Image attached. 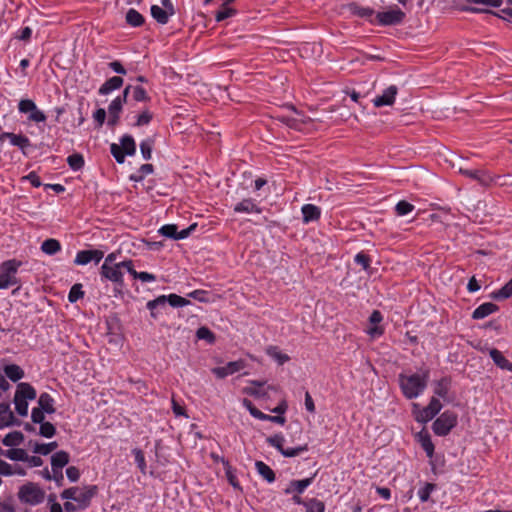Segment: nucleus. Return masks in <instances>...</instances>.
Returning a JSON list of instances; mask_svg holds the SVG:
<instances>
[{"instance_id":"4468645a","label":"nucleus","mask_w":512,"mask_h":512,"mask_svg":"<svg viewBox=\"0 0 512 512\" xmlns=\"http://www.w3.org/2000/svg\"><path fill=\"white\" fill-rule=\"evenodd\" d=\"M398 93V88L395 85H391L386 88L383 93L373 99L375 107L389 106L395 101V97Z\"/></svg>"},{"instance_id":"58836bf2","label":"nucleus","mask_w":512,"mask_h":512,"mask_svg":"<svg viewBox=\"0 0 512 512\" xmlns=\"http://www.w3.org/2000/svg\"><path fill=\"white\" fill-rule=\"evenodd\" d=\"M120 146L126 155L132 156L136 152V144L131 135H124L120 139Z\"/></svg>"},{"instance_id":"f3484780","label":"nucleus","mask_w":512,"mask_h":512,"mask_svg":"<svg viewBox=\"0 0 512 512\" xmlns=\"http://www.w3.org/2000/svg\"><path fill=\"white\" fill-rule=\"evenodd\" d=\"M315 476H316V473L309 478L290 481L287 488L284 489V493L285 494H292V493L302 494L305 491V489L312 484Z\"/></svg>"},{"instance_id":"ddd939ff","label":"nucleus","mask_w":512,"mask_h":512,"mask_svg":"<svg viewBox=\"0 0 512 512\" xmlns=\"http://www.w3.org/2000/svg\"><path fill=\"white\" fill-rule=\"evenodd\" d=\"M459 173L479 182L482 186H489L492 182V177L485 171L480 169H466L459 168Z\"/></svg>"},{"instance_id":"f03ea898","label":"nucleus","mask_w":512,"mask_h":512,"mask_svg":"<svg viewBox=\"0 0 512 512\" xmlns=\"http://www.w3.org/2000/svg\"><path fill=\"white\" fill-rule=\"evenodd\" d=\"M96 485H90L84 489L71 487L61 493L62 499H70L78 503V509H85L90 505L91 499L97 494Z\"/></svg>"},{"instance_id":"052dcab7","label":"nucleus","mask_w":512,"mask_h":512,"mask_svg":"<svg viewBox=\"0 0 512 512\" xmlns=\"http://www.w3.org/2000/svg\"><path fill=\"white\" fill-rule=\"evenodd\" d=\"M110 152L117 161V163L122 164L125 161L126 153L123 151L120 145L116 143H112L110 146Z\"/></svg>"},{"instance_id":"2f4dec72","label":"nucleus","mask_w":512,"mask_h":512,"mask_svg":"<svg viewBox=\"0 0 512 512\" xmlns=\"http://www.w3.org/2000/svg\"><path fill=\"white\" fill-rule=\"evenodd\" d=\"M5 375L13 382H17L24 377L23 369L16 364H9L4 367Z\"/></svg>"},{"instance_id":"f257e3e1","label":"nucleus","mask_w":512,"mask_h":512,"mask_svg":"<svg viewBox=\"0 0 512 512\" xmlns=\"http://www.w3.org/2000/svg\"><path fill=\"white\" fill-rule=\"evenodd\" d=\"M429 376L430 371L428 369L421 374L406 375L401 373L399 375V385L403 395L409 400L417 398L426 389Z\"/></svg>"},{"instance_id":"5701e85b","label":"nucleus","mask_w":512,"mask_h":512,"mask_svg":"<svg viewBox=\"0 0 512 512\" xmlns=\"http://www.w3.org/2000/svg\"><path fill=\"white\" fill-rule=\"evenodd\" d=\"M124 80L120 76H113L107 79L99 88L98 93L100 95H108L112 91L117 90L122 87Z\"/></svg>"},{"instance_id":"20e7f679","label":"nucleus","mask_w":512,"mask_h":512,"mask_svg":"<svg viewBox=\"0 0 512 512\" xmlns=\"http://www.w3.org/2000/svg\"><path fill=\"white\" fill-rule=\"evenodd\" d=\"M44 491L35 483L29 482L20 487L18 498L22 503L37 505L43 502Z\"/></svg>"},{"instance_id":"4be33fe9","label":"nucleus","mask_w":512,"mask_h":512,"mask_svg":"<svg viewBox=\"0 0 512 512\" xmlns=\"http://www.w3.org/2000/svg\"><path fill=\"white\" fill-rule=\"evenodd\" d=\"M123 106L120 105V100H112L108 106V114L109 118L107 121L108 126L115 127L120 120V114L122 112Z\"/></svg>"},{"instance_id":"9d476101","label":"nucleus","mask_w":512,"mask_h":512,"mask_svg":"<svg viewBox=\"0 0 512 512\" xmlns=\"http://www.w3.org/2000/svg\"><path fill=\"white\" fill-rule=\"evenodd\" d=\"M104 257V253L101 250L93 249V250H81L77 253L74 263L76 265H86L91 261H94L96 264L99 263Z\"/></svg>"},{"instance_id":"4d7b16f0","label":"nucleus","mask_w":512,"mask_h":512,"mask_svg":"<svg viewBox=\"0 0 512 512\" xmlns=\"http://www.w3.org/2000/svg\"><path fill=\"white\" fill-rule=\"evenodd\" d=\"M57 446V442H51L47 444H36L33 451L38 454L48 455L53 450H55Z\"/></svg>"},{"instance_id":"a211bd4d","label":"nucleus","mask_w":512,"mask_h":512,"mask_svg":"<svg viewBox=\"0 0 512 512\" xmlns=\"http://www.w3.org/2000/svg\"><path fill=\"white\" fill-rule=\"evenodd\" d=\"M233 210L235 213H262V208L259 207L251 198L243 199L234 206Z\"/></svg>"},{"instance_id":"3c124183","label":"nucleus","mask_w":512,"mask_h":512,"mask_svg":"<svg viewBox=\"0 0 512 512\" xmlns=\"http://www.w3.org/2000/svg\"><path fill=\"white\" fill-rule=\"evenodd\" d=\"M132 453L134 454L137 467L139 468L142 474H146L147 466L143 451L141 449L135 448L132 450Z\"/></svg>"},{"instance_id":"dca6fc26","label":"nucleus","mask_w":512,"mask_h":512,"mask_svg":"<svg viewBox=\"0 0 512 512\" xmlns=\"http://www.w3.org/2000/svg\"><path fill=\"white\" fill-rule=\"evenodd\" d=\"M19 424L20 422L15 418L10 405L6 402L0 403V429Z\"/></svg>"},{"instance_id":"412c9836","label":"nucleus","mask_w":512,"mask_h":512,"mask_svg":"<svg viewBox=\"0 0 512 512\" xmlns=\"http://www.w3.org/2000/svg\"><path fill=\"white\" fill-rule=\"evenodd\" d=\"M489 355L492 358L494 364L502 369L512 372V362H510L501 351L496 348H492L489 350Z\"/></svg>"},{"instance_id":"c9c22d12","label":"nucleus","mask_w":512,"mask_h":512,"mask_svg":"<svg viewBox=\"0 0 512 512\" xmlns=\"http://www.w3.org/2000/svg\"><path fill=\"white\" fill-rule=\"evenodd\" d=\"M41 250L47 255H55L61 250V244L58 240L49 238L43 241Z\"/></svg>"},{"instance_id":"a19ab883","label":"nucleus","mask_w":512,"mask_h":512,"mask_svg":"<svg viewBox=\"0 0 512 512\" xmlns=\"http://www.w3.org/2000/svg\"><path fill=\"white\" fill-rule=\"evenodd\" d=\"M196 337L199 340H205L209 344H214L216 341L215 334L206 326H202L197 329Z\"/></svg>"},{"instance_id":"39448f33","label":"nucleus","mask_w":512,"mask_h":512,"mask_svg":"<svg viewBox=\"0 0 512 512\" xmlns=\"http://www.w3.org/2000/svg\"><path fill=\"white\" fill-rule=\"evenodd\" d=\"M457 425V415L452 411L443 412L433 423V432L438 436H446Z\"/></svg>"},{"instance_id":"b1692460","label":"nucleus","mask_w":512,"mask_h":512,"mask_svg":"<svg viewBox=\"0 0 512 512\" xmlns=\"http://www.w3.org/2000/svg\"><path fill=\"white\" fill-rule=\"evenodd\" d=\"M69 460L70 456L66 451L61 450L54 453L51 457L52 472L56 474L57 471L62 470L69 463Z\"/></svg>"},{"instance_id":"69168bd1","label":"nucleus","mask_w":512,"mask_h":512,"mask_svg":"<svg viewBox=\"0 0 512 512\" xmlns=\"http://www.w3.org/2000/svg\"><path fill=\"white\" fill-rule=\"evenodd\" d=\"M307 450H308V445L305 444L303 446H298L295 448H285L284 451H282V455L284 457L290 458V457L298 456L300 453L307 451Z\"/></svg>"},{"instance_id":"6e6d98bb","label":"nucleus","mask_w":512,"mask_h":512,"mask_svg":"<svg viewBox=\"0 0 512 512\" xmlns=\"http://www.w3.org/2000/svg\"><path fill=\"white\" fill-rule=\"evenodd\" d=\"M39 434L46 438H52L56 434V428L52 423L45 421L40 424Z\"/></svg>"},{"instance_id":"f704fd0d","label":"nucleus","mask_w":512,"mask_h":512,"mask_svg":"<svg viewBox=\"0 0 512 512\" xmlns=\"http://www.w3.org/2000/svg\"><path fill=\"white\" fill-rule=\"evenodd\" d=\"M266 354L277 361L279 365H283L290 360V357L287 354L282 353L277 346H268L266 348Z\"/></svg>"},{"instance_id":"393cba45","label":"nucleus","mask_w":512,"mask_h":512,"mask_svg":"<svg viewBox=\"0 0 512 512\" xmlns=\"http://www.w3.org/2000/svg\"><path fill=\"white\" fill-rule=\"evenodd\" d=\"M498 306L492 302H486L478 306L472 313V318L475 320L483 319L490 314L498 311Z\"/></svg>"},{"instance_id":"e433bc0d","label":"nucleus","mask_w":512,"mask_h":512,"mask_svg":"<svg viewBox=\"0 0 512 512\" xmlns=\"http://www.w3.org/2000/svg\"><path fill=\"white\" fill-rule=\"evenodd\" d=\"M349 10L353 15L358 16L360 18H366V19L372 17L375 13V11L372 8L363 7L356 3L350 4Z\"/></svg>"},{"instance_id":"0e129e2a","label":"nucleus","mask_w":512,"mask_h":512,"mask_svg":"<svg viewBox=\"0 0 512 512\" xmlns=\"http://www.w3.org/2000/svg\"><path fill=\"white\" fill-rule=\"evenodd\" d=\"M279 120L287 125L290 128L299 130L303 124L301 120H298L296 118L290 117V116H280Z\"/></svg>"},{"instance_id":"de8ad7c7","label":"nucleus","mask_w":512,"mask_h":512,"mask_svg":"<svg viewBox=\"0 0 512 512\" xmlns=\"http://www.w3.org/2000/svg\"><path fill=\"white\" fill-rule=\"evenodd\" d=\"M188 297H191V298H193L199 302H202V303H208V302L213 301V299L211 298V293L206 290H201V289L194 290V291L188 293Z\"/></svg>"},{"instance_id":"473e14b6","label":"nucleus","mask_w":512,"mask_h":512,"mask_svg":"<svg viewBox=\"0 0 512 512\" xmlns=\"http://www.w3.org/2000/svg\"><path fill=\"white\" fill-rule=\"evenodd\" d=\"M450 384H451L450 378H448V377L441 378L435 384L434 394L445 399L448 395Z\"/></svg>"},{"instance_id":"4c0bfd02","label":"nucleus","mask_w":512,"mask_h":512,"mask_svg":"<svg viewBox=\"0 0 512 512\" xmlns=\"http://www.w3.org/2000/svg\"><path fill=\"white\" fill-rule=\"evenodd\" d=\"M419 442L421 444V447L426 452L427 457L432 458L434 455V444L431 440V437L428 433H422L420 432L419 435Z\"/></svg>"},{"instance_id":"a18cd8bd","label":"nucleus","mask_w":512,"mask_h":512,"mask_svg":"<svg viewBox=\"0 0 512 512\" xmlns=\"http://www.w3.org/2000/svg\"><path fill=\"white\" fill-rule=\"evenodd\" d=\"M512 296V278L499 290L492 293L494 299H507Z\"/></svg>"},{"instance_id":"6ab92c4d","label":"nucleus","mask_w":512,"mask_h":512,"mask_svg":"<svg viewBox=\"0 0 512 512\" xmlns=\"http://www.w3.org/2000/svg\"><path fill=\"white\" fill-rule=\"evenodd\" d=\"M304 223L314 222L320 219L321 209L313 204H305L301 208Z\"/></svg>"},{"instance_id":"bb28decb","label":"nucleus","mask_w":512,"mask_h":512,"mask_svg":"<svg viewBox=\"0 0 512 512\" xmlns=\"http://www.w3.org/2000/svg\"><path fill=\"white\" fill-rule=\"evenodd\" d=\"M38 405V408L42 409L48 414L55 412L54 399L49 393L44 392L40 394L38 398Z\"/></svg>"},{"instance_id":"bf43d9fd","label":"nucleus","mask_w":512,"mask_h":512,"mask_svg":"<svg viewBox=\"0 0 512 512\" xmlns=\"http://www.w3.org/2000/svg\"><path fill=\"white\" fill-rule=\"evenodd\" d=\"M84 292L82 290L81 284H74L68 294V299L71 303H74L78 301L79 299L83 298Z\"/></svg>"},{"instance_id":"72a5a7b5","label":"nucleus","mask_w":512,"mask_h":512,"mask_svg":"<svg viewBox=\"0 0 512 512\" xmlns=\"http://www.w3.org/2000/svg\"><path fill=\"white\" fill-rule=\"evenodd\" d=\"M236 14H237V10L233 7H230L229 3L224 2L221 5V8L216 12L215 20L217 22H221V21H224L225 19L235 16Z\"/></svg>"},{"instance_id":"09e8293b","label":"nucleus","mask_w":512,"mask_h":512,"mask_svg":"<svg viewBox=\"0 0 512 512\" xmlns=\"http://www.w3.org/2000/svg\"><path fill=\"white\" fill-rule=\"evenodd\" d=\"M153 145L154 140L152 138H147L140 143V151L145 160L151 159Z\"/></svg>"},{"instance_id":"603ef678","label":"nucleus","mask_w":512,"mask_h":512,"mask_svg":"<svg viewBox=\"0 0 512 512\" xmlns=\"http://www.w3.org/2000/svg\"><path fill=\"white\" fill-rule=\"evenodd\" d=\"M414 205L405 201L401 200L399 201L395 206V211L398 216H404L408 213L412 212L414 210Z\"/></svg>"},{"instance_id":"c03bdc74","label":"nucleus","mask_w":512,"mask_h":512,"mask_svg":"<svg viewBox=\"0 0 512 512\" xmlns=\"http://www.w3.org/2000/svg\"><path fill=\"white\" fill-rule=\"evenodd\" d=\"M304 507L306 508V512H324L325 504L323 501L318 500L317 498H311L304 503Z\"/></svg>"},{"instance_id":"f8f14e48","label":"nucleus","mask_w":512,"mask_h":512,"mask_svg":"<svg viewBox=\"0 0 512 512\" xmlns=\"http://www.w3.org/2000/svg\"><path fill=\"white\" fill-rule=\"evenodd\" d=\"M5 139H9L10 143L13 146L18 147L24 154L25 150L31 146L30 139L22 134H14L10 132H3L0 134V142H3Z\"/></svg>"},{"instance_id":"1a4fd4ad","label":"nucleus","mask_w":512,"mask_h":512,"mask_svg":"<svg viewBox=\"0 0 512 512\" xmlns=\"http://www.w3.org/2000/svg\"><path fill=\"white\" fill-rule=\"evenodd\" d=\"M196 228V224H192L186 229L178 232V226L175 224H166L159 229V233L166 238L180 240L187 238L191 232Z\"/></svg>"},{"instance_id":"e2e57ef3","label":"nucleus","mask_w":512,"mask_h":512,"mask_svg":"<svg viewBox=\"0 0 512 512\" xmlns=\"http://www.w3.org/2000/svg\"><path fill=\"white\" fill-rule=\"evenodd\" d=\"M36 107L35 102L30 99H22L18 104V109L21 113H31Z\"/></svg>"},{"instance_id":"9b49d317","label":"nucleus","mask_w":512,"mask_h":512,"mask_svg":"<svg viewBox=\"0 0 512 512\" xmlns=\"http://www.w3.org/2000/svg\"><path fill=\"white\" fill-rule=\"evenodd\" d=\"M245 367L243 361H231L227 363L225 366L215 367L212 369V373L220 379H223L229 375H232L236 372H239Z\"/></svg>"},{"instance_id":"0eeeda50","label":"nucleus","mask_w":512,"mask_h":512,"mask_svg":"<svg viewBox=\"0 0 512 512\" xmlns=\"http://www.w3.org/2000/svg\"><path fill=\"white\" fill-rule=\"evenodd\" d=\"M405 16V13L401 9L395 7L387 11L378 12L376 19L380 25L392 26L402 23Z\"/></svg>"},{"instance_id":"338daca9","label":"nucleus","mask_w":512,"mask_h":512,"mask_svg":"<svg viewBox=\"0 0 512 512\" xmlns=\"http://www.w3.org/2000/svg\"><path fill=\"white\" fill-rule=\"evenodd\" d=\"M15 409L20 416H27L28 414V402L24 399L14 398Z\"/></svg>"},{"instance_id":"2eb2a0df","label":"nucleus","mask_w":512,"mask_h":512,"mask_svg":"<svg viewBox=\"0 0 512 512\" xmlns=\"http://www.w3.org/2000/svg\"><path fill=\"white\" fill-rule=\"evenodd\" d=\"M382 320V313L379 310H374L369 317L371 326L366 330V333L372 338L380 337L383 335L384 328L378 325Z\"/></svg>"},{"instance_id":"ea45409f","label":"nucleus","mask_w":512,"mask_h":512,"mask_svg":"<svg viewBox=\"0 0 512 512\" xmlns=\"http://www.w3.org/2000/svg\"><path fill=\"white\" fill-rule=\"evenodd\" d=\"M67 163L72 170L78 171L83 168L85 162L82 154L73 153L67 157Z\"/></svg>"},{"instance_id":"7c9ffc66","label":"nucleus","mask_w":512,"mask_h":512,"mask_svg":"<svg viewBox=\"0 0 512 512\" xmlns=\"http://www.w3.org/2000/svg\"><path fill=\"white\" fill-rule=\"evenodd\" d=\"M24 441V435L20 431H13L5 435L2 439V444L7 447H15Z\"/></svg>"},{"instance_id":"37998d69","label":"nucleus","mask_w":512,"mask_h":512,"mask_svg":"<svg viewBox=\"0 0 512 512\" xmlns=\"http://www.w3.org/2000/svg\"><path fill=\"white\" fill-rule=\"evenodd\" d=\"M5 456L13 461H26V459H28L27 452L21 448H12L6 450Z\"/></svg>"},{"instance_id":"8fccbe9b","label":"nucleus","mask_w":512,"mask_h":512,"mask_svg":"<svg viewBox=\"0 0 512 512\" xmlns=\"http://www.w3.org/2000/svg\"><path fill=\"white\" fill-rule=\"evenodd\" d=\"M169 303L172 307H184L190 304V301L177 294H169L166 296V303Z\"/></svg>"},{"instance_id":"864d4df0","label":"nucleus","mask_w":512,"mask_h":512,"mask_svg":"<svg viewBox=\"0 0 512 512\" xmlns=\"http://www.w3.org/2000/svg\"><path fill=\"white\" fill-rule=\"evenodd\" d=\"M435 484L425 483L423 487L418 490V497L421 502H427L430 498L432 491L435 489Z\"/></svg>"},{"instance_id":"6e6552de","label":"nucleus","mask_w":512,"mask_h":512,"mask_svg":"<svg viewBox=\"0 0 512 512\" xmlns=\"http://www.w3.org/2000/svg\"><path fill=\"white\" fill-rule=\"evenodd\" d=\"M442 409V404L439 399L432 397L429 404L424 407L415 416V420L419 423H427L432 420Z\"/></svg>"},{"instance_id":"7ed1b4c3","label":"nucleus","mask_w":512,"mask_h":512,"mask_svg":"<svg viewBox=\"0 0 512 512\" xmlns=\"http://www.w3.org/2000/svg\"><path fill=\"white\" fill-rule=\"evenodd\" d=\"M21 262L16 259L7 260L0 265V289H6L10 286L19 285L20 281L16 277Z\"/></svg>"},{"instance_id":"49530a36","label":"nucleus","mask_w":512,"mask_h":512,"mask_svg":"<svg viewBox=\"0 0 512 512\" xmlns=\"http://www.w3.org/2000/svg\"><path fill=\"white\" fill-rule=\"evenodd\" d=\"M266 441L270 446L276 448L282 454V451H284V449H285L284 448L285 438L281 433H278V434L268 437L266 439Z\"/></svg>"},{"instance_id":"423d86ee","label":"nucleus","mask_w":512,"mask_h":512,"mask_svg":"<svg viewBox=\"0 0 512 512\" xmlns=\"http://www.w3.org/2000/svg\"><path fill=\"white\" fill-rule=\"evenodd\" d=\"M100 277L102 281H111L119 288L124 286L123 272L120 263L111 266L101 265Z\"/></svg>"},{"instance_id":"aec40b11","label":"nucleus","mask_w":512,"mask_h":512,"mask_svg":"<svg viewBox=\"0 0 512 512\" xmlns=\"http://www.w3.org/2000/svg\"><path fill=\"white\" fill-rule=\"evenodd\" d=\"M14 398L27 400H34L36 398V390L34 387L26 382H21L17 385Z\"/></svg>"},{"instance_id":"c756f323","label":"nucleus","mask_w":512,"mask_h":512,"mask_svg":"<svg viewBox=\"0 0 512 512\" xmlns=\"http://www.w3.org/2000/svg\"><path fill=\"white\" fill-rule=\"evenodd\" d=\"M126 23L132 27H140L145 23V18L137 10L131 8L126 13Z\"/></svg>"},{"instance_id":"79ce46f5","label":"nucleus","mask_w":512,"mask_h":512,"mask_svg":"<svg viewBox=\"0 0 512 512\" xmlns=\"http://www.w3.org/2000/svg\"><path fill=\"white\" fill-rule=\"evenodd\" d=\"M153 171H154V167L152 164H143L140 166L137 173L132 174L130 176V180H132L134 182H141L144 179L145 175L151 174V173H153Z\"/></svg>"},{"instance_id":"a878e982","label":"nucleus","mask_w":512,"mask_h":512,"mask_svg":"<svg viewBox=\"0 0 512 512\" xmlns=\"http://www.w3.org/2000/svg\"><path fill=\"white\" fill-rule=\"evenodd\" d=\"M255 468L259 475H261V477L265 479L267 482L272 483L275 481V472L270 468V466L265 464L263 461H256Z\"/></svg>"},{"instance_id":"13d9d810","label":"nucleus","mask_w":512,"mask_h":512,"mask_svg":"<svg viewBox=\"0 0 512 512\" xmlns=\"http://www.w3.org/2000/svg\"><path fill=\"white\" fill-rule=\"evenodd\" d=\"M354 261L355 263H357L358 265L362 266V268L365 270V271H368L369 268H370V264H371V258L368 254L364 253V252H359L355 255L354 257Z\"/></svg>"},{"instance_id":"c85d7f7f","label":"nucleus","mask_w":512,"mask_h":512,"mask_svg":"<svg viewBox=\"0 0 512 512\" xmlns=\"http://www.w3.org/2000/svg\"><path fill=\"white\" fill-rule=\"evenodd\" d=\"M166 306V295L158 296L157 298L147 302L146 307L150 310V315L153 319H157L158 308H164Z\"/></svg>"},{"instance_id":"5fc2aeb1","label":"nucleus","mask_w":512,"mask_h":512,"mask_svg":"<svg viewBox=\"0 0 512 512\" xmlns=\"http://www.w3.org/2000/svg\"><path fill=\"white\" fill-rule=\"evenodd\" d=\"M153 119V113L150 112L148 109H145L142 111L136 119L135 126L142 127L148 125L151 120Z\"/></svg>"},{"instance_id":"774afa93","label":"nucleus","mask_w":512,"mask_h":512,"mask_svg":"<svg viewBox=\"0 0 512 512\" xmlns=\"http://www.w3.org/2000/svg\"><path fill=\"white\" fill-rule=\"evenodd\" d=\"M46 412L43 411L42 409L40 408H33L32 409V412H31V419H32V422L35 423V424H42L43 422H45V414Z\"/></svg>"},{"instance_id":"cd10ccee","label":"nucleus","mask_w":512,"mask_h":512,"mask_svg":"<svg viewBox=\"0 0 512 512\" xmlns=\"http://www.w3.org/2000/svg\"><path fill=\"white\" fill-rule=\"evenodd\" d=\"M151 15L152 17L162 25H165L169 21V17L173 14L168 13V11L158 5L151 6Z\"/></svg>"},{"instance_id":"680f3d73","label":"nucleus","mask_w":512,"mask_h":512,"mask_svg":"<svg viewBox=\"0 0 512 512\" xmlns=\"http://www.w3.org/2000/svg\"><path fill=\"white\" fill-rule=\"evenodd\" d=\"M133 99L137 102H148L150 97L142 86L133 87Z\"/></svg>"}]
</instances>
